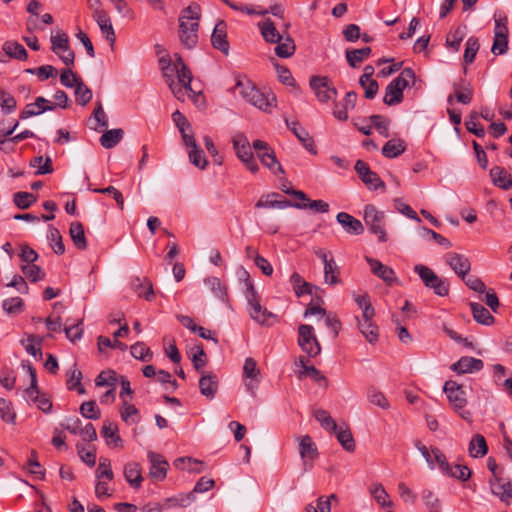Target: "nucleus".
<instances>
[{
    "instance_id": "obj_61",
    "label": "nucleus",
    "mask_w": 512,
    "mask_h": 512,
    "mask_svg": "<svg viewBox=\"0 0 512 512\" xmlns=\"http://www.w3.org/2000/svg\"><path fill=\"white\" fill-rule=\"evenodd\" d=\"M205 284L210 288V290L214 293L215 297H217L218 299L224 300L227 297L226 288L224 285H222L219 278H207L205 280Z\"/></svg>"
},
{
    "instance_id": "obj_28",
    "label": "nucleus",
    "mask_w": 512,
    "mask_h": 512,
    "mask_svg": "<svg viewBox=\"0 0 512 512\" xmlns=\"http://www.w3.org/2000/svg\"><path fill=\"white\" fill-rule=\"evenodd\" d=\"M243 374L245 378L250 379V381L246 383L247 388L253 390L258 385L260 376V370L253 358L248 357L245 359Z\"/></svg>"
},
{
    "instance_id": "obj_54",
    "label": "nucleus",
    "mask_w": 512,
    "mask_h": 512,
    "mask_svg": "<svg viewBox=\"0 0 512 512\" xmlns=\"http://www.w3.org/2000/svg\"><path fill=\"white\" fill-rule=\"evenodd\" d=\"M130 352L134 358L141 361H150L153 356L150 349L143 342H137L132 345Z\"/></svg>"
},
{
    "instance_id": "obj_44",
    "label": "nucleus",
    "mask_w": 512,
    "mask_h": 512,
    "mask_svg": "<svg viewBox=\"0 0 512 512\" xmlns=\"http://www.w3.org/2000/svg\"><path fill=\"white\" fill-rule=\"evenodd\" d=\"M314 418L320 422L321 426L328 432H336L338 425L335 420L331 417L328 411L324 409H316L313 412Z\"/></svg>"
},
{
    "instance_id": "obj_15",
    "label": "nucleus",
    "mask_w": 512,
    "mask_h": 512,
    "mask_svg": "<svg viewBox=\"0 0 512 512\" xmlns=\"http://www.w3.org/2000/svg\"><path fill=\"white\" fill-rule=\"evenodd\" d=\"M356 173L360 180L370 189H386L385 183L381 180L378 174L372 171L369 165L363 160H357L354 166Z\"/></svg>"
},
{
    "instance_id": "obj_50",
    "label": "nucleus",
    "mask_w": 512,
    "mask_h": 512,
    "mask_svg": "<svg viewBox=\"0 0 512 512\" xmlns=\"http://www.w3.org/2000/svg\"><path fill=\"white\" fill-rule=\"evenodd\" d=\"M2 308L8 315H17L23 311L24 301L20 297H12L3 300Z\"/></svg>"
},
{
    "instance_id": "obj_14",
    "label": "nucleus",
    "mask_w": 512,
    "mask_h": 512,
    "mask_svg": "<svg viewBox=\"0 0 512 512\" xmlns=\"http://www.w3.org/2000/svg\"><path fill=\"white\" fill-rule=\"evenodd\" d=\"M310 86L315 92L317 99L322 103L334 100L337 97V89L326 76H312L310 78Z\"/></svg>"
},
{
    "instance_id": "obj_23",
    "label": "nucleus",
    "mask_w": 512,
    "mask_h": 512,
    "mask_svg": "<svg viewBox=\"0 0 512 512\" xmlns=\"http://www.w3.org/2000/svg\"><path fill=\"white\" fill-rule=\"evenodd\" d=\"M200 393L208 399H213L218 390V378L212 372H202L199 379Z\"/></svg>"
},
{
    "instance_id": "obj_4",
    "label": "nucleus",
    "mask_w": 512,
    "mask_h": 512,
    "mask_svg": "<svg viewBox=\"0 0 512 512\" xmlns=\"http://www.w3.org/2000/svg\"><path fill=\"white\" fill-rule=\"evenodd\" d=\"M245 274L247 277L245 297L249 305V315L258 324L268 325V319L270 317H273L274 315L266 308L261 306L258 293L255 290L254 285L250 281V276L247 272H245Z\"/></svg>"
},
{
    "instance_id": "obj_32",
    "label": "nucleus",
    "mask_w": 512,
    "mask_h": 512,
    "mask_svg": "<svg viewBox=\"0 0 512 512\" xmlns=\"http://www.w3.org/2000/svg\"><path fill=\"white\" fill-rule=\"evenodd\" d=\"M258 27L262 37L266 42L276 43L283 39V35L279 33L275 27V24L270 19L259 22Z\"/></svg>"
},
{
    "instance_id": "obj_17",
    "label": "nucleus",
    "mask_w": 512,
    "mask_h": 512,
    "mask_svg": "<svg viewBox=\"0 0 512 512\" xmlns=\"http://www.w3.org/2000/svg\"><path fill=\"white\" fill-rule=\"evenodd\" d=\"M445 262L449 267L462 279L465 280L467 274L471 270L469 259L459 253L449 252L445 255Z\"/></svg>"
},
{
    "instance_id": "obj_49",
    "label": "nucleus",
    "mask_w": 512,
    "mask_h": 512,
    "mask_svg": "<svg viewBox=\"0 0 512 512\" xmlns=\"http://www.w3.org/2000/svg\"><path fill=\"white\" fill-rule=\"evenodd\" d=\"M494 21H495V28H494V37L508 38V18L507 16L502 12H496L494 14Z\"/></svg>"
},
{
    "instance_id": "obj_26",
    "label": "nucleus",
    "mask_w": 512,
    "mask_h": 512,
    "mask_svg": "<svg viewBox=\"0 0 512 512\" xmlns=\"http://www.w3.org/2000/svg\"><path fill=\"white\" fill-rule=\"evenodd\" d=\"M490 176L495 186L509 190L512 188V176L501 166H494L490 170Z\"/></svg>"
},
{
    "instance_id": "obj_25",
    "label": "nucleus",
    "mask_w": 512,
    "mask_h": 512,
    "mask_svg": "<svg viewBox=\"0 0 512 512\" xmlns=\"http://www.w3.org/2000/svg\"><path fill=\"white\" fill-rule=\"evenodd\" d=\"M336 220L348 234L360 235L364 231V226L361 221L346 212H339L336 216Z\"/></svg>"
},
{
    "instance_id": "obj_46",
    "label": "nucleus",
    "mask_w": 512,
    "mask_h": 512,
    "mask_svg": "<svg viewBox=\"0 0 512 512\" xmlns=\"http://www.w3.org/2000/svg\"><path fill=\"white\" fill-rule=\"evenodd\" d=\"M340 270L335 260L330 258V263L324 266V280L326 284L336 285L340 282Z\"/></svg>"
},
{
    "instance_id": "obj_63",
    "label": "nucleus",
    "mask_w": 512,
    "mask_h": 512,
    "mask_svg": "<svg viewBox=\"0 0 512 512\" xmlns=\"http://www.w3.org/2000/svg\"><path fill=\"white\" fill-rule=\"evenodd\" d=\"M371 494L375 501L382 507H388L392 505V502L389 500L388 493L381 484L375 485L371 489Z\"/></svg>"
},
{
    "instance_id": "obj_8",
    "label": "nucleus",
    "mask_w": 512,
    "mask_h": 512,
    "mask_svg": "<svg viewBox=\"0 0 512 512\" xmlns=\"http://www.w3.org/2000/svg\"><path fill=\"white\" fill-rule=\"evenodd\" d=\"M432 453L442 474L460 481H467L470 478L471 470L467 466L449 464L446 456L439 448H433Z\"/></svg>"
},
{
    "instance_id": "obj_42",
    "label": "nucleus",
    "mask_w": 512,
    "mask_h": 512,
    "mask_svg": "<svg viewBox=\"0 0 512 512\" xmlns=\"http://www.w3.org/2000/svg\"><path fill=\"white\" fill-rule=\"evenodd\" d=\"M123 135L124 132L122 129L107 130L100 137V143L106 149L113 148L121 141Z\"/></svg>"
},
{
    "instance_id": "obj_40",
    "label": "nucleus",
    "mask_w": 512,
    "mask_h": 512,
    "mask_svg": "<svg viewBox=\"0 0 512 512\" xmlns=\"http://www.w3.org/2000/svg\"><path fill=\"white\" fill-rule=\"evenodd\" d=\"M336 434L338 442L348 452H353L356 448L355 440L350 429L346 426L338 427Z\"/></svg>"
},
{
    "instance_id": "obj_35",
    "label": "nucleus",
    "mask_w": 512,
    "mask_h": 512,
    "mask_svg": "<svg viewBox=\"0 0 512 512\" xmlns=\"http://www.w3.org/2000/svg\"><path fill=\"white\" fill-rule=\"evenodd\" d=\"M70 237L74 243V245L80 249L84 250L87 248V241L85 237L84 227L80 222H72L69 228Z\"/></svg>"
},
{
    "instance_id": "obj_41",
    "label": "nucleus",
    "mask_w": 512,
    "mask_h": 512,
    "mask_svg": "<svg viewBox=\"0 0 512 512\" xmlns=\"http://www.w3.org/2000/svg\"><path fill=\"white\" fill-rule=\"evenodd\" d=\"M2 49L11 58L25 60L28 57V53L24 46L16 41H6L3 44Z\"/></svg>"
},
{
    "instance_id": "obj_9",
    "label": "nucleus",
    "mask_w": 512,
    "mask_h": 512,
    "mask_svg": "<svg viewBox=\"0 0 512 512\" xmlns=\"http://www.w3.org/2000/svg\"><path fill=\"white\" fill-rule=\"evenodd\" d=\"M253 149L257 153V157L262 165L268 168L274 174H284L285 171L282 165L277 160L274 150L269 144L262 140H255L252 143Z\"/></svg>"
},
{
    "instance_id": "obj_31",
    "label": "nucleus",
    "mask_w": 512,
    "mask_h": 512,
    "mask_svg": "<svg viewBox=\"0 0 512 512\" xmlns=\"http://www.w3.org/2000/svg\"><path fill=\"white\" fill-rule=\"evenodd\" d=\"M132 288L139 297L151 301L154 297L152 283L147 278L136 277L132 280Z\"/></svg>"
},
{
    "instance_id": "obj_39",
    "label": "nucleus",
    "mask_w": 512,
    "mask_h": 512,
    "mask_svg": "<svg viewBox=\"0 0 512 512\" xmlns=\"http://www.w3.org/2000/svg\"><path fill=\"white\" fill-rule=\"evenodd\" d=\"M276 43L277 46L275 47L274 51L275 54L280 58H289L294 54L296 50L294 40L289 35H283V39Z\"/></svg>"
},
{
    "instance_id": "obj_7",
    "label": "nucleus",
    "mask_w": 512,
    "mask_h": 512,
    "mask_svg": "<svg viewBox=\"0 0 512 512\" xmlns=\"http://www.w3.org/2000/svg\"><path fill=\"white\" fill-rule=\"evenodd\" d=\"M414 271L423 281L424 285L432 289L436 295L445 297L449 294L448 282L440 278L431 268L418 264L414 267Z\"/></svg>"
},
{
    "instance_id": "obj_18",
    "label": "nucleus",
    "mask_w": 512,
    "mask_h": 512,
    "mask_svg": "<svg viewBox=\"0 0 512 512\" xmlns=\"http://www.w3.org/2000/svg\"><path fill=\"white\" fill-rule=\"evenodd\" d=\"M93 18L97 22L106 40L111 46H113L116 40V35L108 13L102 8L95 7L93 9Z\"/></svg>"
},
{
    "instance_id": "obj_36",
    "label": "nucleus",
    "mask_w": 512,
    "mask_h": 512,
    "mask_svg": "<svg viewBox=\"0 0 512 512\" xmlns=\"http://www.w3.org/2000/svg\"><path fill=\"white\" fill-rule=\"evenodd\" d=\"M358 328L365 339L374 344L378 341L379 331L378 326L373 321L358 320Z\"/></svg>"
},
{
    "instance_id": "obj_48",
    "label": "nucleus",
    "mask_w": 512,
    "mask_h": 512,
    "mask_svg": "<svg viewBox=\"0 0 512 512\" xmlns=\"http://www.w3.org/2000/svg\"><path fill=\"white\" fill-rule=\"evenodd\" d=\"M47 237L51 242V247L54 252L58 255H62L65 252V245L62 241V236L59 230L53 226H50Z\"/></svg>"
},
{
    "instance_id": "obj_58",
    "label": "nucleus",
    "mask_w": 512,
    "mask_h": 512,
    "mask_svg": "<svg viewBox=\"0 0 512 512\" xmlns=\"http://www.w3.org/2000/svg\"><path fill=\"white\" fill-rule=\"evenodd\" d=\"M80 413L87 419L97 420L101 417V412L95 401L83 402L80 406Z\"/></svg>"
},
{
    "instance_id": "obj_20",
    "label": "nucleus",
    "mask_w": 512,
    "mask_h": 512,
    "mask_svg": "<svg viewBox=\"0 0 512 512\" xmlns=\"http://www.w3.org/2000/svg\"><path fill=\"white\" fill-rule=\"evenodd\" d=\"M374 275L381 278L386 284L392 285L396 281L394 270L372 257L365 258Z\"/></svg>"
},
{
    "instance_id": "obj_30",
    "label": "nucleus",
    "mask_w": 512,
    "mask_h": 512,
    "mask_svg": "<svg viewBox=\"0 0 512 512\" xmlns=\"http://www.w3.org/2000/svg\"><path fill=\"white\" fill-rule=\"evenodd\" d=\"M471 312L474 320L482 325L491 326L495 322L494 316L483 305L475 302L470 304Z\"/></svg>"
},
{
    "instance_id": "obj_1",
    "label": "nucleus",
    "mask_w": 512,
    "mask_h": 512,
    "mask_svg": "<svg viewBox=\"0 0 512 512\" xmlns=\"http://www.w3.org/2000/svg\"><path fill=\"white\" fill-rule=\"evenodd\" d=\"M200 19V7L189 5L184 8L179 16V38L188 49H192L198 42V29Z\"/></svg>"
},
{
    "instance_id": "obj_11",
    "label": "nucleus",
    "mask_w": 512,
    "mask_h": 512,
    "mask_svg": "<svg viewBox=\"0 0 512 512\" xmlns=\"http://www.w3.org/2000/svg\"><path fill=\"white\" fill-rule=\"evenodd\" d=\"M364 222L370 232L378 236L380 242L387 241L383 212L378 211L374 205H366L364 208Z\"/></svg>"
},
{
    "instance_id": "obj_27",
    "label": "nucleus",
    "mask_w": 512,
    "mask_h": 512,
    "mask_svg": "<svg viewBox=\"0 0 512 512\" xmlns=\"http://www.w3.org/2000/svg\"><path fill=\"white\" fill-rule=\"evenodd\" d=\"M124 477L131 487L138 489L141 487L143 477L142 468L137 462H129L124 467Z\"/></svg>"
},
{
    "instance_id": "obj_12",
    "label": "nucleus",
    "mask_w": 512,
    "mask_h": 512,
    "mask_svg": "<svg viewBox=\"0 0 512 512\" xmlns=\"http://www.w3.org/2000/svg\"><path fill=\"white\" fill-rule=\"evenodd\" d=\"M298 345L309 357H316L321 353V346L314 334V328L308 324L298 327Z\"/></svg>"
},
{
    "instance_id": "obj_43",
    "label": "nucleus",
    "mask_w": 512,
    "mask_h": 512,
    "mask_svg": "<svg viewBox=\"0 0 512 512\" xmlns=\"http://www.w3.org/2000/svg\"><path fill=\"white\" fill-rule=\"evenodd\" d=\"M67 376V388L69 390H76L80 395L84 394L85 389L81 384L82 373L76 368V365H73V367L68 370Z\"/></svg>"
},
{
    "instance_id": "obj_13",
    "label": "nucleus",
    "mask_w": 512,
    "mask_h": 512,
    "mask_svg": "<svg viewBox=\"0 0 512 512\" xmlns=\"http://www.w3.org/2000/svg\"><path fill=\"white\" fill-rule=\"evenodd\" d=\"M296 441L298 442V451L303 462V470L305 472L310 471L314 460L319 456L317 446L309 435L298 436Z\"/></svg>"
},
{
    "instance_id": "obj_19",
    "label": "nucleus",
    "mask_w": 512,
    "mask_h": 512,
    "mask_svg": "<svg viewBox=\"0 0 512 512\" xmlns=\"http://www.w3.org/2000/svg\"><path fill=\"white\" fill-rule=\"evenodd\" d=\"M148 460L151 463L149 476L155 480L161 481L166 477L168 462L164 457L153 451H149L147 454Z\"/></svg>"
},
{
    "instance_id": "obj_59",
    "label": "nucleus",
    "mask_w": 512,
    "mask_h": 512,
    "mask_svg": "<svg viewBox=\"0 0 512 512\" xmlns=\"http://www.w3.org/2000/svg\"><path fill=\"white\" fill-rule=\"evenodd\" d=\"M114 474L111 469V463L108 458H100L99 465L96 470V478L98 480L100 479H106L107 481L113 480Z\"/></svg>"
},
{
    "instance_id": "obj_5",
    "label": "nucleus",
    "mask_w": 512,
    "mask_h": 512,
    "mask_svg": "<svg viewBox=\"0 0 512 512\" xmlns=\"http://www.w3.org/2000/svg\"><path fill=\"white\" fill-rule=\"evenodd\" d=\"M443 391L447 394L451 406L459 416L463 420L471 422V413L468 410H464L467 400L462 385L454 380H448L444 383Z\"/></svg>"
},
{
    "instance_id": "obj_45",
    "label": "nucleus",
    "mask_w": 512,
    "mask_h": 512,
    "mask_svg": "<svg viewBox=\"0 0 512 512\" xmlns=\"http://www.w3.org/2000/svg\"><path fill=\"white\" fill-rule=\"evenodd\" d=\"M120 414L122 420L129 424H136L140 420L138 409L126 399L123 400V409L120 411Z\"/></svg>"
},
{
    "instance_id": "obj_6",
    "label": "nucleus",
    "mask_w": 512,
    "mask_h": 512,
    "mask_svg": "<svg viewBox=\"0 0 512 512\" xmlns=\"http://www.w3.org/2000/svg\"><path fill=\"white\" fill-rule=\"evenodd\" d=\"M232 144L238 159L251 173H257L259 171V165L254 158L251 145L246 135L242 132H236L232 136Z\"/></svg>"
},
{
    "instance_id": "obj_60",
    "label": "nucleus",
    "mask_w": 512,
    "mask_h": 512,
    "mask_svg": "<svg viewBox=\"0 0 512 512\" xmlns=\"http://www.w3.org/2000/svg\"><path fill=\"white\" fill-rule=\"evenodd\" d=\"M25 71L26 73L37 75L42 81L47 80L50 77H55L57 75V69L52 65H43L37 68H28Z\"/></svg>"
},
{
    "instance_id": "obj_56",
    "label": "nucleus",
    "mask_w": 512,
    "mask_h": 512,
    "mask_svg": "<svg viewBox=\"0 0 512 512\" xmlns=\"http://www.w3.org/2000/svg\"><path fill=\"white\" fill-rule=\"evenodd\" d=\"M21 271L31 282H37L44 279L45 277V272L34 263L29 265H22Z\"/></svg>"
},
{
    "instance_id": "obj_52",
    "label": "nucleus",
    "mask_w": 512,
    "mask_h": 512,
    "mask_svg": "<svg viewBox=\"0 0 512 512\" xmlns=\"http://www.w3.org/2000/svg\"><path fill=\"white\" fill-rule=\"evenodd\" d=\"M117 433H118V427L114 423H112L110 421L104 422L102 430H101V434L106 439V442L108 445L111 442H114L115 444H117L118 442L121 441V438Z\"/></svg>"
},
{
    "instance_id": "obj_47",
    "label": "nucleus",
    "mask_w": 512,
    "mask_h": 512,
    "mask_svg": "<svg viewBox=\"0 0 512 512\" xmlns=\"http://www.w3.org/2000/svg\"><path fill=\"white\" fill-rule=\"evenodd\" d=\"M74 88L75 100L79 105L85 106L91 101L92 91L87 85H85L82 79L76 84Z\"/></svg>"
},
{
    "instance_id": "obj_21",
    "label": "nucleus",
    "mask_w": 512,
    "mask_h": 512,
    "mask_svg": "<svg viewBox=\"0 0 512 512\" xmlns=\"http://www.w3.org/2000/svg\"><path fill=\"white\" fill-rule=\"evenodd\" d=\"M491 492L500 498L501 501L509 503L512 499V484L509 480H505L501 477L490 479L489 481Z\"/></svg>"
},
{
    "instance_id": "obj_53",
    "label": "nucleus",
    "mask_w": 512,
    "mask_h": 512,
    "mask_svg": "<svg viewBox=\"0 0 512 512\" xmlns=\"http://www.w3.org/2000/svg\"><path fill=\"white\" fill-rule=\"evenodd\" d=\"M164 77L166 79V83L171 89L173 95L180 101H185V96L187 92H191L189 89H185L183 84L176 83L171 75L168 73H164Z\"/></svg>"
},
{
    "instance_id": "obj_29",
    "label": "nucleus",
    "mask_w": 512,
    "mask_h": 512,
    "mask_svg": "<svg viewBox=\"0 0 512 512\" xmlns=\"http://www.w3.org/2000/svg\"><path fill=\"white\" fill-rule=\"evenodd\" d=\"M211 42L214 48L220 50L225 55H228L229 43L226 39L225 24L223 22L215 26L211 35Z\"/></svg>"
},
{
    "instance_id": "obj_22",
    "label": "nucleus",
    "mask_w": 512,
    "mask_h": 512,
    "mask_svg": "<svg viewBox=\"0 0 512 512\" xmlns=\"http://www.w3.org/2000/svg\"><path fill=\"white\" fill-rule=\"evenodd\" d=\"M286 124L288 128L293 132V134L298 138V140L302 143L305 149L313 155L317 154V150L314 144L313 138L310 134L303 128L298 122H289L286 120Z\"/></svg>"
},
{
    "instance_id": "obj_37",
    "label": "nucleus",
    "mask_w": 512,
    "mask_h": 512,
    "mask_svg": "<svg viewBox=\"0 0 512 512\" xmlns=\"http://www.w3.org/2000/svg\"><path fill=\"white\" fill-rule=\"evenodd\" d=\"M370 54H371L370 47H363L360 49H350V50H346V59H347L348 64L351 67L356 68L365 59H367Z\"/></svg>"
},
{
    "instance_id": "obj_64",
    "label": "nucleus",
    "mask_w": 512,
    "mask_h": 512,
    "mask_svg": "<svg viewBox=\"0 0 512 512\" xmlns=\"http://www.w3.org/2000/svg\"><path fill=\"white\" fill-rule=\"evenodd\" d=\"M368 399L370 403L382 409H388L390 407V404L385 395L375 388H370L368 390Z\"/></svg>"
},
{
    "instance_id": "obj_3",
    "label": "nucleus",
    "mask_w": 512,
    "mask_h": 512,
    "mask_svg": "<svg viewBox=\"0 0 512 512\" xmlns=\"http://www.w3.org/2000/svg\"><path fill=\"white\" fill-rule=\"evenodd\" d=\"M239 94L250 104L258 109L268 112L275 106L276 98L274 95H265L250 81H238L236 84Z\"/></svg>"
},
{
    "instance_id": "obj_38",
    "label": "nucleus",
    "mask_w": 512,
    "mask_h": 512,
    "mask_svg": "<svg viewBox=\"0 0 512 512\" xmlns=\"http://www.w3.org/2000/svg\"><path fill=\"white\" fill-rule=\"evenodd\" d=\"M299 380H302L305 377H310L313 381L318 383L321 386L327 387L328 380L327 378L314 366H304V369H300L296 372Z\"/></svg>"
},
{
    "instance_id": "obj_24",
    "label": "nucleus",
    "mask_w": 512,
    "mask_h": 512,
    "mask_svg": "<svg viewBox=\"0 0 512 512\" xmlns=\"http://www.w3.org/2000/svg\"><path fill=\"white\" fill-rule=\"evenodd\" d=\"M483 361L474 357L463 356L451 365V370L459 374L480 371L483 368Z\"/></svg>"
},
{
    "instance_id": "obj_2",
    "label": "nucleus",
    "mask_w": 512,
    "mask_h": 512,
    "mask_svg": "<svg viewBox=\"0 0 512 512\" xmlns=\"http://www.w3.org/2000/svg\"><path fill=\"white\" fill-rule=\"evenodd\" d=\"M415 82V72L412 68L406 67L386 87L383 101L388 106L399 104L403 100V91L410 83Z\"/></svg>"
},
{
    "instance_id": "obj_57",
    "label": "nucleus",
    "mask_w": 512,
    "mask_h": 512,
    "mask_svg": "<svg viewBox=\"0 0 512 512\" xmlns=\"http://www.w3.org/2000/svg\"><path fill=\"white\" fill-rule=\"evenodd\" d=\"M421 496L429 512H441L440 500L431 490H423Z\"/></svg>"
},
{
    "instance_id": "obj_51",
    "label": "nucleus",
    "mask_w": 512,
    "mask_h": 512,
    "mask_svg": "<svg viewBox=\"0 0 512 512\" xmlns=\"http://www.w3.org/2000/svg\"><path fill=\"white\" fill-rule=\"evenodd\" d=\"M94 125L91 128L98 130L99 128H107L108 127V117L105 113L101 101L96 102V107L92 114Z\"/></svg>"
},
{
    "instance_id": "obj_16",
    "label": "nucleus",
    "mask_w": 512,
    "mask_h": 512,
    "mask_svg": "<svg viewBox=\"0 0 512 512\" xmlns=\"http://www.w3.org/2000/svg\"><path fill=\"white\" fill-rule=\"evenodd\" d=\"M256 208H277L285 209L295 207L297 209H305V204L292 203L290 200L282 197L280 194L272 192L262 196L255 204Z\"/></svg>"
},
{
    "instance_id": "obj_33",
    "label": "nucleus",
    "mask_w": 512,
    "mask_h": 512,
    "mask_svg": "<svg viewBox=\"0 0 512 512\" xmlns=\"http://www.w3.org/2000/svg\"><path fill=\"white\" fill-rule=\"evenodd\" d=\"M468 452L473 458H481L488 453V445L483 435L475 434L472 437L469 443Z\"/></svg>"
},
{
    "instance_id": "obj_62",
    "label": "nucleus",
    "mask_w": 512,
    "mask_h": 512,
    "mask_svg": "<svg viewBox=\"0 0 512 512\" xmlns=\"http://www.w3.org/2000/svg\"><path fill=\"white\" fill-rule=\"evenodd\" d=\"M13 201L18 208L27 209L36 202V197L29 192H17L14 194Z\"/></svg>"
},
{
    "instance_id": "obj_10",
    "label": "nucleus",
    "mask_w": 512,
    "mask_h": 512,
    "mask_svg": "<svg viewBox=\"0 0 512 512\" xmlns=\"http://www.w3.org/2000/svg\"><path fill=\"white\" fill-rule=\"evenodd\" d=\"M51 50L60 58V60L68 67L73 66L75 62V53L70 48L69 37L65 32L59 31L55 35H51Z\"/></svg>"
},
{
    "instance_id": "obj_34",
    "label": "nucleus",
    "mask_w": 512,
    "mask_h": 512,
    "mask_svg": "<svg viewBox=\"0 0 512 512\" xmlns=\"http://www.w3.org/2000/svg\"><path fill=\"white\" fill-rule=\"evenodd\" d=\"M406 150V145L402 139H391L387 141L382 147V154L386 158H396L403 154Z\"/></svg>"
},
{
    "instance_id": "obj_55",
    "label": "nucleus",
    "mask_w": 512,
    "mask_h": 512,
    "mask_svg": "<svg viewBox=\"0 0 512 512\" xmlns=\"http://www.w3.org/2000/svg\"><path fill=\"white\" fill-rule=\"evenodd\" d=\"M479 41L476 37H469L467 42H466V48H465V51H464V62L466 64H471L473 63L475 57H476V54L479 50Z\"/></svg>"
}]
</instances>
